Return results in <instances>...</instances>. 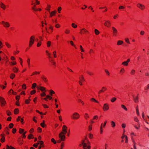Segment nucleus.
Instances as JSON below:
<instances>
[{
  "mask_svg": "<svg viewBox=\"0 0 149 149\" xmlns=\"http://www.w3.org/2000/svg\"><path fill=\"white\" fill-rule=\"evenodd\" d=\"M81 145L83 146V149H91V143L87 138H85L84 140L82 141L81 144H80L79 146H81Z\"/></svg>",
  "mask_w": 149,
  "mask_h": 149,
  "instance_id": "f257e3e1",
  "label": "nucleus"
},
{
  "mask_svg": "<svg viewBox=\"0 0 149 149\" xmlns=\"http://www.w3.org/2000/svg\"><path fill=\"white\" fill-rule=\"evenodd\" d=\"M71 118L73 120H77L80 118V115L77 112H74L71 116Z\"/></svg>",
  "mask_w": 149,
  "mask_h": 149,
  "instance_id": "f03ea898",
  "label": "nucleus"
},
{
  "mask_svg": "<svg viewBox=\"0 0 149 149\" xmlns=\"http://www.w3.org/2000/svg\"><path fill=\"white\" fill-rule=\"evenodd\" d=\"M35 39V36H32L30 37L29 40V47H31L33 45Z\"/></svg>",
  "mask_w": 149,
  "mask_h": 149,
  "instance_id": "7ed1b4c3",
  "label": "nucleus"
},
{
  "mask_svg": "<svg viewBox=\"0 0 149 149\" xmlns=\"http://www.w3.org/2000/svg\"><path fill=\"white\" fill-rule=\"evenodd\" d=\"M79 33L80 35L88 34L89 33V32L84 28L81 29L79 31Z\"/></svg>",
  "mask_w": 149,
  "mask_h": 149,
  "instance_id": "20e7f679",
  "label": "nucleus"
},
{
  "mask_svg": "<svg viewBox=\"0 0 149 149\" xmlns=\"http://www.w3.org/2000/svg\"><path fill=\"white\" fill-rule=\"evenodd\" d=\"M0 101L1 107H4L6 104L5 99L2 97H0Z\"/></svg>",
  "mask_w": 149,
  "mask_h": 149,
  "instance_id": "39448f33",
  "label": "nucleus"
},
{
  "mask_svg": "<svg viewBox=\"0 0 149 149\" xmlns=\"http://www.w3.org/2000/svg\"><path fill=\"white\" fill-rule=\"evenodd\" d=\"M65 134H63L62 132H61L59 134V137L62 141H65Z\"/></svg>",
  "mask_w": 149,
  "mask_h": 149,
  "instance_id": "423d86ee",
  "label": "nucleus"
},
{
  "mask_svg": "<svg viewBox=\"0 0 149 149\" xmlns=\"http://www.w3.org/2000/svg\"><path fill=\"white\" fill-rule=\"evenodd\" d=\"M1 23L3 25V26L6 28H8L10 26V24L8 22L2 21Z\"/></svg>",
  "mask_w": 149,
  "mask_h": 149,
  "instance_id": "0eeeda50",
  "label": "nucleus"
},
{
  "mask_svg": "<svg viewBox=\"0 0 149 149\" xmlns=\"http://www.w3.org/2000/svg\"><path fill=\"white\" fill-rule=\"evenodd\" d=\"M134 120L137 123V126L135 125L134 127L137 129H139L140 127V125L139 122V120L136 117H134Z\"/></svg>",
  "mask_w": 149,
  "mask_h": 149,
  "instance_id": "6e6552de",
  "label": "nucleus"
},
{
  "mask_svg": "<svg viewBox=\"0 0 149 149\" xmlns=\"http://www.w3.org/2000/svg\"><path fill=\"white\" fill-rule=\"evenodd\" d=\"M136 6L137 8L140 9L141 10H144L145 9V6L140 3H138L136 4Z\"/></svg>",
  "mask_w": 149,
  "mask_h": 149,
  "instance_id": "1a4fd4ad",
  "label": "nucleus"
},
{
  "mask_svg": "<svg viewBox=\"0 0 149 149\" xmlns=\"http://www.w3.org/2000/svg\"><path fill=\"white\" fill-rule=\"evenodd\" d=\"M109 109V107L108 104L105 103L104 104L102 108L104 111H106L108 110Z\"/></svg>",
  "mask_w": 149,
  "mask_h": 149,
  "instance_id": "9d476101",
  "label": "nucleus"
},
{
  "mask_svg": "<svg viewBox=\"0 0 149 149\" xmlns=\"http://www.w3.org/2000/svg\"><path fill=\"white\" fill-rule=\"evenodd\" d=\"M107 88L105 87H102V89L99 91L98 92V96H100V95L102 93L104 92L107 90Z\"/></svg>",
  "mask_w": 149,
  "mask_h": 149,
  "instance_id": "9b49d317",
  "label": "nucleus"
},
{
  "mask_svg": "<svg viewBox=\"0 0 149 149\" xmlns=\"http://www.w3.org/2000/svg\"><path fill=\"white\" fill-rule=\"evenodd\" d=\"M68 127L64 125L62 127V131L61 132H62L64 134H66L67 132Z\"/></svg>",
  "mask_w": 149,
  "mask_h": 149,
  "instance_id": "f8f14e48",
  "label": "nucleus"
},
{
  "mask_svg": "<svg viewBox=\"0 0 149 149\" xmlns=\"http://www.w3.org/2000/svg\"><path fill=\"white\" fill-rule=\"evenodd\" d=\"M112 29L113 31V35L114 36H116L117 35V30L114 27H112Z\"/></svg>",
  "mask_w": 149,
  "mask_h": 149,
  "instance_id": "ddd939ff",
  "label": "nucleus"
},
{
  "mask_svg": "<svg viewBox=\"0 0 149 149\" xmlns=\"http://www.w3.org/2000/svg\"><path fill=\"white\" fill-rule=\"evenodd\" d=\"M104 25L107 27H109L111 26L110 21L109 20L106 21L104 23Z\"/></svg>",
  "mask_w": 149,
  "mask_h": 149,
  "instance_id": "4468645a",
  "label": "nucleus"
},
{
  "mask_svg": "<svg viewBox=\"0 0 149 149\" xmlns=\"http://www.w3.org/2000/svg\"><path fill=\"white\" fill-rule=\"evenodd\" d=\"M41 78L44 82L46 83L48 82V79L44 75H42Z\"/></svg>",
  "mask_w": 149,
  "mask_h": 149,
  "instance_id": "2eb2a0df",
  "label": "nucleus"
},
{
  "mask_svg": "<svg viewBox=\"0 0 149 149\" xmlns=\"http://www.w3.org/2000/svg\"><path fill=\"white\" fill-rule=\"evenodd\" d=\"M0 7L5 10L6 8V6L2 2H0Z\"/></svg>",
  "mask_w": 149,
  "mask_h": 149,
  "instance_id": "dca6fc26",
  "label": "nucleus"
},
{
  "mask_svg": "<svg viewBox=\"0 0 149 149\" xmlns=\"http://www.w3.org/2000/svg\"><path fill=\"white\" fill-rule=\"evenodd\" d=\"M36 6L34 5L32 8V9L33 10V11H40L41 10V9L40 8L36 9Z\"/></svg>",
  "mask_w": 149,
  "mask_h": 149,
  "instance_id": "f3484780",
  "label": "nucleus"
},
{
  "mask_svg": "<svg viewBox=\"0 0 149 149\" xmlns=\"http://www.w3.org/2000/svg\"><path fill=\"white\" fill-rule=\"evenodd\" d=\"M130 61V59H128L126 61L123 62L122 64L125 66H127L128 65V63Z\"/></svg>",
  "mask_w": 149,
  "mask_h": 149,
  "instance_id": "a211bd4d",
  "label": "nucleus"
},
{
  "mask_svg": "<svg viewBox=\"0 0 149 149\" xmlns=\"http://www.w3.org/2000/svg\"><path fill=\"white\" fill-rule=\"evenodd\" d=\"M56 13V10L54 11H52L50 13V17H52V16H55V14Z\"/></svg>",
  "mask_w": 149,
  "mask_h": 149,
  "instance_id": "6ab92c4d",
  "label": "nucleus"
},
{
  "mask_svg": "<svg viewBox=\"0 0 149 149\" xmlns=\"http://www.w3.org/2000/svg\"><path fill=\"white\" fill-rule=\"evenodd\" d=\"M40 72L35 71L33 72L32 74L31 75V76H33L34 75H37L39 74L40 73Z\"/></svg>",
  "mask_w": 149,
  "mask_h": 149,
  "instance_id": "aec40b11",
  "label": "nucleus"
},
{
  "mask_svg": "<svg viewBox=\"0 0 149 149\" xmlns=\"http://www.w3.org/2000/svg\"><path fill=\"white\" fill-rule=\"evenodd\" d=\"M50 62L54 66V68H55L56 66V63L54 61L53 59H52L50 60Z\"/></svg>",
  "mask_w": 149,
  "mask_h": 149,
  "instance_id": "412c9836",
  "label": "nucleus"
},
{
  "mask_svg": "<svg viewBox=\"0 0 149 149\" xmlns=\"http://www.w3.org/2000/svg\"><path fill=\"white\" fill-rule=\"evenodd\" d=\"M79 81L84 82L85 81V79L84 78L83 76L81 75L79 77Z\"/></svg>",
  "mask_w": 149,
  "mask_h": 149,
  "instance_id": "4be33fe9",
  "label": "nucleus"
},
{
  "mask_svg": "<svg viewBox=\"0 0 149 149\" xmlns=\"http://www.w3.org/2000/svg\"><path fill=\"white\" fill-rule=\"evenodd\" d=\"M12 70L14 72L17 73L18 72L19 70L18 68L15 67H14L13 68Z\"/></svg>",
  "mask_w": 149,
  "mask_h": 149,
  "instance_id": "5701e85b",
  "label": "nucleus"
},
{
  "mask_svg": "<svg viewBox=\"0 0 149 149\" xmlns=\"http://www.w3.org/2000/svg\"><path fill=\"white\" fill-rule=\"evenodd\" d=\"M5 45L8 48H10L11 47V46L10 44L8 42H5Z\"/></svg>",
  "mask_w": 149,
  "mask_h": 149,
  "instance_id": "b1692460",
  "label": "nucleus"
},
{
  "mask_svg": "<svg viewBox=\"0 0 149 149\" xmlns=\"http://www.w3.org/2000/svg\"><path fill=\"white\" fill-rule=\"evenodd\" d=\"M9 129L8 127H6L5 128V131L6 132V134L7 135L9 134Z\"/></svg>",
  "mask_w": 149,
  "mask_h": 149,
  "instance_id": "393cba45",
  "label": "nucleus"
},
{
  "mask_svg": "<svg viewBox=\"0 0 149 149\" xmlns=\"http://www.w3.org/2000/svg\"><path fill=\"white\" fill-rule=\"evenodd\" d=\"M15 77V74L13 73H11L10 75V78L13 79Z\"/></svg>",
  "mask_w": 149,
  "mask_h": 149,
  "instance_id": "a878e982",
  "label": "nucleus"
},
{
  "mask_svg": "<svg viewBox=\"0 0 149 149\" xmlns=\"http://www.w3.org/2000/svg\"><path fill=\"white\" fill-rule=\"evenodd\" d=\"M123 41L122 40H118L117 42V44L118 45H120L123 44Z\"/></svg>",
  "mask_w": 149,
  "mask_h": 149,
  "instance_id": "bb28decb",
  "label": "nucleus"
},
{
  "mask_svg": "<svg viewBox=\"0 0 149 149\" xmlns=\"http://www.w3.org/2000/svg\"><path fill=\"white\" fill-rule=\"evenodd\" d=\"M34 138L33 135L32 134H30L28 136V139H33Z\"/></svg>",
  "mask_w": 149,
  "mask_h": 149,
  "instance_id": "cd10ccee",
  "label": "nucleus"
},
{
  "mask_svg": "<svg viewBox=\"0 0 149 149\" xmlns=\"http://www.w3.org/2000/svg\"><path fill=\"white\" fill-rule=\"evenodd\" d=\"M40 90L42 91H44V92H46V88L44 87L40 86Z\"/></svg>",
  "mask_w": 149,
  "mask_h": 149,
  "instance_id": "c85d7f7f",
  "label": "nucleus"
},
{
  "mask_svg": "<svg viewBox=\"0 0 149 149\" xmlns=\"http://www.w3.org/2000/svg\"><path fill=\"white\" fill-rule=\"evenodd\" d=\"M19 110L18 109H15L14 111V113L15 114H17L19 113Z\"/></svg>",
  "mask_w": 149,
  "mask_h": 149,
  "instance_id": "c756f323",
  "label": "nucleus"
},
{
  "mask_svg": "<svg viewBox=\"0 0 149 149\" xmlns=\"http://www.w3.org/2000/svg\"><path fill=\"white\" fill-rule=\"evenodd\" d=\"M90 100L93 102H94L97 103H99V102L98 101L96 100L95 98H92Z\"/></svg>",
  "mask_w": 149,
  "mask_h": 149,
  "instance_id": "7c9ffc66",
  "label": "nucleus"
},
{
  "mask_svg": "<svg viewBox=\"0 0 149 149\" xmlns=\"http://www.w3.org/2000/svg\"><path fill=\"white\" fill-rule=\"evenodd\" d=\"M49 95L51 96H52L53 94H54L55 93L54 91L52 90H49Z\"/></svg>",
  "mask_w": 149,
  "mask_h": 149,
  "instance_id": "2f4dec72",
  "label": "nucleus"
},
{
  "mask_svg": "<svg viewBox=\"0 0 149 149\" xmlns=\"http://www.w3.org/2000/svg\"><path fill=\"white\" fill-rule=\"evenodd\" d=\"M24 131L23 129L20 128L19 129V132L20 134H22L23 133Z\"/></svg>",
  "mask_w": 149,
  "mask_h": 149,
  "instance_id": "473e14b6",
  "label": "nucleus"
},
{
  "mask_svg": "<svg viewBox=\"0 0 149 149\" xmlns=\"http://www.w3.org/2000/svg\"><path fill=\"white\" fill-rule=\"evenodd\" d=\"M6 114L8 116H10L12 115L11 112L9 110H7L6 111Z\"/></svg>",
  "mask_w": 149,
  "mask_h": 149,
  "instance_id": "72a5a7b5",
  "label": "nucleus"
},
{
  "mask_svg": "<svg viewBox=\"0 0 149 149\" xmlns=\"http://www.w3.org/2000/svg\"><path fill=\"white\" fill-rule=\"evenodd\" d=\"M18 139V141L19 142V144L21 145L23 144V140H21V138H19Z\"/></svg>",
  "mask_w": 149,
  "mask_h": 149,
  "instance_id": "f704fd0d",
  "label": "nucleus"
},
{
  "mask_svg": "<svg viewBox=\"0 0 149 149\" xmlns=\"http://www.w3.org/2000/svg\"><path fill=\"white\" fill-rule=\"evenodd\" d=\"M111 126L112 127H114L116 126L115 123L113 121H111Z\"/></svg>",
  "mask_w": 149,
  "mask_h": 149,
  "instance_id": "c9c22d12",
  "label": "nucleus"
},
{
  "mask_svg": "<svg viewBox=\"0 0 149 149\" xmlns=\"http://www.w3.org/2000/svg\"><path fill=\"white\" fill-rule=\"evenodd\" d=\"M123 138H124L125 140V142L126 143H127L128 142V139H127V136L126 135H125L123 136Z\"/></svg>",
  "mask_w": 149,
  "mask_h": 149,
  "instance_id": "e433bc0d",
  "label": "nucleus"
},
{
  "mask_svg": "<svg viewBox=\"0 0 149 149\" xmlns=\"http://www.w3.org/2000/svg\"><path fill=\"white\" fill-rule=\"evenodd\" d=\"M71 26L73 28L75 29L76 28L77 26V25L74 23L72 24Z\"/></svg>",
  "mask_w": 149,
  "mask_h": 149,
  "instance_id": "4c0bfd02",
  "label": "nucleus"
},
{
  "mask_svg": "<svg viewBox=\"0 0 149 149\" xmlns=\"http://www.w3.org/2000/svg\"><path fill=\"white\" fill-rule=\"evenodd\" d=\"M17 63L16 61H12L10 62V65H16Z\"/></svg>",
  "mask_w": 149,
  "mask_h": 149,
  "instance_id": "58836bf2",
  "label": "nucleus"
},
{
  "mask_svg": "<svg viewBox=\"0 0 149 149\" xmlns=\"http://www.w3.org/2000/svg\"><path fill=\"white\" fill-rule=\"evenodd\" d=\"M51 142L53 143L54 144H56V142L55 140L53 138H52L51 139Z\"/></svg>",
  "mask_w": 149,
  "mask_h": 149,
  "instance_id": "ea45409f",
  "label": "nucleus"
},
{
  "mask_svg": "<svg viewBox=\"0 0 149 149\" xmlns=\"http://www.w3.org/2000/svg\"><path fill=\"white\" fill-rule=\"evenodd\" d=\"M121 107L124 109L125 111H127V109L126 108V107H125V106L123 104H122L121 105Z\"/></svg>",
  "mask_w": 149,
  "mask_h": 149,
  "instance_id": "a19ab883",
  "label": "nucleus"
},
{
  "mask_svg": "<svg viewBox=\"0 0 149 149\" xmlns=\"http://www.w3.org/2000/svg\"><path fill=\"white\" fill-rule=\"evenodd\" d=\"M94 32H95V34L96 35H98L100 33V32H99V31L97 29H95Z\"/></svg>",
  "mask_w": 149,
  "mask_h": 149,
  "instance_id": "79ce46f5",
  "label": "nucleus"
},
{
  "mask_svg": "<svg viewBox=\"0 0 149 149\" xmlns=\"http://www.w3.org/2000/svg\"><path fill=\"white\" fill-rule=\"evenodd\" d=\"M36 83H34L32 84L31 88L32 89H34L36 86Z\"/></svg>",
  "mask_w": 149,
  "mask_h": 149,
  "instance_id": "37998d69",
  "label": "nucleus"
},
{
  "mask_svg": "<svg viewBox=\"0 0 149 149\" xmlns=\"http://www.w3.org/2000/svg\"><path fill=\"white\" fill-rule=\"evenodd\" d=\"M84 117L86 119L89 118V116L88 114L86 113L85 114Z\"/></svg>",
  "mask_w": 149,
  "mask_h": 149,
  "instance_id": "c03bdc74",
  "label": "nucleus"
},
{
  "mask_svg": "<svg viewBox=\"0 0 149 149\" xmlns=\"http://www.w3.org/2000/svg\"><path fill=\"white\" fill-rule=\"evenodd\" d=\"M125 70L124 68H122L120 71V73H121L122 74H123L125 72Z\"/></svg>",
  "mask_w": 149,
  "mask_h": 149,
  "instance_id": "a18cd8bd",
  "label": "nucleus"
},
{
  "mask_svg": "<svg viewBox=\"0 0 149 149\" xmlns=\"http://www.w3.org/2000/svg\"><path fill=\"white\" fill-rule=\"evenodd\" d=\"M102 125L103 124L102 123L100 125V134H102L103 133V129H102Z\"/></svg>",
  "mask_w": 149,
  "mask_h": 149,
  "instance_id": "49530a36",
  "label": "nucleus"
},
{
  "mask_svg": "<svg viewBox=\"0 0 149 149\" xmlns=\"http://www.w3.org/2000/svg\"><path fill=\"white\" fill-rule=\"evenodd\" d=\"M64 146V143L63 142H62L61 143L60 149H63Z\"/></svg>",
  "mask_w": 149,
  "mask_h": 149,
  "instance_id": "de8ad7c7",
  "label": "nucleus"
},
{
  "mask_svg": "<svg viewBox=\"0 0 149 149\" xmlns=\"http://www.w3.org/2000/svg\"><path fill=\"white\" fill-rule=\"evenodd\" d=\"M116 98L115 97H113L111 98V101L112 102H114L116 100Z\"/></svg>",
  "mask_w": 149,
  "mask_h": 149,
  "instance_id": "09e8293b",
  "label": "nucleus"
},
{
  "mask_svg": "<svg viewBox=\"0 0 149 149\" xmlns=\"http://www.w3.org/2000/svg\"><path fill=\"white\" fill-rule=\"evenodd\" d=\"M53 54L54 55V58H56L57 57L56 55V51H54L53 53Z\"/></svg>",
  "mask_w": 149,
  "mask_h": 149,
  "instance_id": "8fccbe9b",
  "label": "nucleus"
},
{
  "mask_svg": "<svg viewBox=\"0 0 149 149\" xmlns=\"http://www.w3.org/2000/svg\"><path fill=\"white\" fill-rule=\"evenodd\" d=\"M62 10V8L61 7L59 6L57 8V11L58 13H61V11Z\"/></svg>",
  "mask_w": 149,
  "mask_h": 149,
  "instance_id": "3c124183",
  "label": "nucleus"
},
{
  "mask_svg": "<svg viewBox=\"0 0 149 149\" xmlns=\"http://www.w3.org/2000/svg\"><path fill=\"white\" fill-rule=\"evenodd\" d=\"M41 126L43 128H44L45 127V121L43 120L42 123L40 124Z\"/></svg>",
  "mask_w": 149,
  "mask_h": 149,
  "instance_id": "603ef678",
  "label": "nucleus"
},
{
  "mask_svg": "<svg viewBox=\"0 0 149 149\" xmlns=\"http://www.w3.org/2000/svg\"><path fill=\"white\" fill-rule=\"evenodd\" d=\"M14 125L13 123H10L8 125L9 128H12L13 127Z\"/></svg>",
  "mask_w": 149,
  "mask_h": 149,
  "instance_id": "864d4df0",
  "label": "nucleus"
},
{
  "mask_svg": "<svg viewBox=\"0 0 149 149\" xmlns=\"http://www.w3.org/2000/svg\"><path fill=\"white\" fill-rule=\"evenodd\" d=\"M19 52V50H16L15 51L13 52V54L14 55H16L18 54Z\"/></svg>",
  "mask_w": 149,
  "mask_h": 149,
  "instance_id": "5fc2aeb1",
  "label": "nucleus"
},
{
  "mask_svg": "<svg viewBox=\"0 0 149 149\" xmlns=\"http://www.w3.org/2000/svg\"><path fill=\"white\" fill-rule=\"evenodd\" d=\"M51 6L50 5H48L46 8V9L49 11H50Z\"/></svg>",
  "mask_w": 149,
  "mask_h": 149,
  "instance_id": "6e6d98bb",
  "label": "nucleus"
},
{
  "mask_svg": "<svg viewBox=\"0 0 149 149\" xmlns=\"http://www.w3.org/2000/svg\"><path fill=\"white\" fill-rule=\"evenodd\" d=\"M22 88L23 89H26V85L25 84H23L22 85Z\"/></svg>",
  "mask_w": 149,
  "mask_h": 149,
  "instance_id": "4d7b16f0",
  "label": "nucleus"
},
{
  "mask_svg": "<svg viewBox=\"0 0 149 149\" xmlns=\"http://www.w3.org/2000/svg\"><path fill=\"white\" fill-rule=\"evenodd\" d=\"M94 53V52L93 50L92 49H91L89 51V54L91 55Z\"/></svg>",
  "mask_w": 149,
  "mask_h": 149,
  "instance_id": "13d9d810",
  "label": "nucleus"
},
{
  "mask_svg": "<svg viewBox=\"0 0 149 149\" xmlns=\"http://www.w3.org/2000/svg\"><path fill=\"white\" fill-rule=\"evenodd\" d=\"M135 73V70H132L130 72V74L132 75H134Z\"/></svg>",
  "mask_w": 149,
  "mask_h": 149,
  "instance_id": "bf43d9fd",
  "label": "nucleus"
},
{
  "mask_svg": "<svg viewBox=\"0 0 149 149\" xmlns=\"http://www.w3.org/2000/svg\"><path fill=\"white\" fill-rule=\"evenodd\" d=\"M134 101L135 102H137L138 101V97L137 96L134 99Z\"/></svg>",
  "mask_w": 149,
  "mask_h": 149,
  "instance_id": "052dcab7",
  "label": "nucleus"
},
{
  "mask_svg": "<svg viewBox=\"0 0 149 149\" xmlns=\"http://www.w3.org/2000/svg\"><path fill=\"white\" fill-rule=\"evenodd\" d=\"M80 51L81 52H84V50L83 49V47L81 45H80Z\"/></svg>",
  "mask_w": 149,
  "mask_h": 149,
  "instance_id": "680f3d73",
  "label": "nucleus"
},
{
  "mask_svg": "<svg viewBox=\"0 0 149 149\" xmlns=\"http://www.w3.org/2000/svg\"><path fill=\"white\" fill-rule=\"evenodd\" d=\"M30 100L28 99L26 100L25 101V103L26 104H29L30 103Z\"/></svg>",
  "mask_w": 149,
  "mask_h": 149,
  "instance_id": "e2e57ef3",
  "label": "nucleus"
},
{
  "mask_svg": "<svg viewBox=\"0 0 149 149\" xmlns=\"http://www.w3.org/2000/svg\"><path fill=\"white\" fill-rule=\"evenodd\" d=\"M36 91L35 90H33L31 91L30 92V94L31 95H32L33 94H34L36 93Z\"/></svg>",
  "mask_w": 149,
  "mask_h": 149,
  "instance_id": "0e129e2a",
  "label": "nucleus"
},
{
  "mask_svg": "<svg viewBox=\"0 0 149 149\" xmlns=\"http://www.w3.org/2000/svg\"><path fill=\"white\" fill-rule=\"evenodd\" d=\"M49 30L50 31V32H52L53 31V27L52 26H50L49 29Z\"/></svg>",
  "mask_w": 149,
  "mask_h": 149,
  "instance_id": "69168bd1",
  "label": "nucleus"
},
{
  "mask_svg": "<svg viewBox=\"0 0 149 149\" xmlns=\"http://www.w3.org/2000/svg\"><path fill=\"white\" fill-rule=\"evenodd\" d=\"M51 45V42L50 41H48L47 43V46L48 47H49Z\"/></svg>",
  "mask_w": 149,
  "mask_h": 149,
  "instance_id": "338daca9",
  "label": "nucleus"
},
{
  "mask_svg": "<svg viewBox=\"0 0 149 149\" xmlns=\"http://www.w3.org/2000/svg\"><path fill=\"white\" fill-rule=\"evenodd\" d=\"M37 130L38 132L41 133L42 132V129L40 127H38L37 129Z\"/></svg>",
  "mask_w": 149,
  "mask_h": 149,
  "instance_id": "774afa93",
  "label": "nucleus"
}]
</instances>
